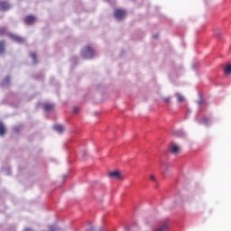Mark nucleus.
<instances>
[{
	"instance_id": "obj_4",
	"label": "nucleus",
	"mask_w": 231,
	"mask_h": 231,
	"mask_svg": "<svg viewBox=\"0 0 231 231\" xmlns=\"http://www.w3.org/2000/svg\"><path fill=\"white\" fill-rule=\"evenodd\" d=\"M10 8H12V5H10V4H8L7 2L0 3V10H2V12H5V10H10Z\"/></svg>"
},
{
	"instance_id": "obj_7",
	"label": "nucleus",
	"mask_w": 231,
	"mask_h": 231,
	"mask_svg": "<svg viewBox=\"0 0 231 231\" xmlns=\"http://www.w3.org/2000/svg\"><path fill=\"white\" fill-rule=\"evenodd\" d=\"M53 129H54V131H56V133H60V134L64 133L65 128L62 125H56L53 126Z\"/></svg>"
},
{
	"instance_id": "obj_10",
	"label": "nucleus",
	"mask_w": 231,
	"mask_h": 231,
	"mask_svg": "<svg viewBox=\"0 0 231 231\" xmlns=\"http://www.w3.org/2000/svg\"><path fill=\"white\" fill-rule=\"evenodd\" d=\"M5 133H6V128H5L3 122H0V136H4Z\"/></svg>"
},
{
	"instance_id": "obj_20",
	"label": "nucleus",
	"mask_w": 231,
	"mask_h": 231,
	"mask_svg": "<svg viewBox=\"0 0 231 231\" xmlns=\"http://www.w3.org/2000/svg\"><path fill=\"white\" fill-rule=\"evenodd\" d=\"M50 230H51V231H56V230H58V228H57V226H50Z\"/></svg>"
},
{
	"instance_id": "obj_13",
	"label": "nucleus",
	"mask_w": 231,
	"mask_h": 231,
	"mask_svg": "<svg viewBox=\"0 0 231 231\" xmlns=\"http://www.w3.org/2000/svg\"><path fill=\"white\" fill-rule=\"evenodd\" d=\"M175 136H180V138L185 137V132L181 130L175 131L173 134Z\"/></svg>"
},
{
	"instance_id": "obj_1",
	"label": "nucleus",
	"mask_w": 231,
	"mask_h": 231,
	"mask_svg": "<svg viewBox=\"0 0 231 231\" xmlns=\"http://www.w3.org/2000/svg\"><path fill=\"white\" fill-rule=\"evenodd\" d=\"M81 57L83 59H93L95 57V51L91 47L87 46L81 51Z\"/></svg>"
},
{
	"instance_id": "obj_8",
	"label": "nucleus",
	"mask_w": 231,
	"mask_h": 231,
	"mask_svg": "<svg viewBox=\"0 0 231 231\" xmlns=\"http://www.w3.org/2000/svg\"><path fill=\"white\" fill-rule=\"evenodd\" d=\"M171 152H172V154H178V152H180V147L178 146V144H171Z\"/></svg>"
},
{
	"instance_id": "obj_2",
	"label": "nucleus",
	"mask_w": 231,
	"mask_h": 231,
	"mask_svg": "<svg viewBox=\"0 0 231 231\" xmlns=\"http://www.w3.org/2000/svg\"><path fill=\"white\" fill-rule=\"evenodd\" d=\"M114 15L116 21H122L124 17H125V10L124 9H116L114 13Z\"/></svg>"
},
{
	"instance_id": "obj_22",
	"label": "nucleus",
	"mask_w": 231,
	"mask_h": 231,
	"mask_svg": "<svg viewBox=\"0 0 231 231\" xmlns=\"http://www.w3.org/2000/svg\"><path fill=\"white\" fill-rule=\"evenodd\" d=\"M163 100L166 104H169V102H171V97H164Z\"/></svg>"
},
{
	"instance_id": "obj_5",
	"label": "nucleus",
	"mask_w": 231,
	"mask_h": 231,
	"mask_svg": "<svg viewBox=\"0 0 231 231\" xmlns=\"http://www.w3.org/2000/svg\"><path fill=\"white\" fill-rule=\"evenodd\" d=\"M35 21L36 18L33 15H29L24 18L25 24H33Z\"/></svg>"
},
{
	"instance_id": "obj_25",
	"label": "nucleus",
	"mask_w": 231,
	"mask_h": 231,
	"mask_svg": "<svg viewBox=\"0 0 231 231\" xmlns=\"http://www.w3.org/2000/svg\"><path fill=\"white\" fill-rule=\"evenodd\" d=\"M154 39H158V34L153 35Z\"/></svg>"
},
{
	"instance_id": "obj_23",
	"label": "nucleus",
	"mask_w": 231,
	"mask_h": 231,
	"mask_svg": "<svg viewBox=\"0 0 231 231\" xmlns=\"http://www.w3.org/2000/svg\"><path fill=\"white\" fill-rule=\"evenodd\" d=\"M150 180L152 181H156V177H154V175H150Z\"/></svg>"
},
{
	"instance_id": "obj_12",
	"label": "nucleus",
	"mask_w": 231,
	"mask_h": 231,
	"mask_svg": "<svg viewBox=\"0 0 231 231\" xmlns=\"http://www.w3.org/2000/svg\"><path fill=\"white\" fill-rule=\"evenodd\" d=\"M43 109L47 112L52 111L53 110V105L51 104H45L43 106Z\"/></svg>"
},
{
	"instance_id": "obj_27",
	"label": "nucleus",
	"mask_w": 231,
	"mask_h": 231,
	"mask_svg": "<svg viewBox=\"0 0 231 231\" xmlns=\"http://www.w3.org/2000/svg\"><path fill=\"white\" fill-rule=\"evenodd\" d=\"M199 106H201L202 102L201 100L198 102Z\"/></svg>"
},
{
	"instance_id": "obj_17",
	"label": "nucleus",
	"mask_w": 231,
	"mask_h": 231,
	"mask_svg": "<svg viewBox=\"0 0 231 231\" xmlns=\"http://www.w3.org/2000/svg\"><path fill=\"white\" fill-rule=\"evenodd\" d=\"M225 73H226V75H230L231 74V65H227L225 68Z\"/></svg>"
},
{
	"instance_id": "obj_15",
	"label": "nucleus",
	"mask_w": 231,
	"mask_h": 231,
	"mask_svg": "<svg viewBox=\"0 0 231 231\" xmlns=\"http://www.w3.org/2000/svg\"><path fill=\"white\" fill-rule=\"evenodd\" d=\"M175 95L177 97L178 102H185V97H183L181 94L176 93Z\"/></svg>"
},
{
	"instance_id": "obj_19",
	"label": "nucleus",
	"mask_w": 231,
	"mask_h": 231,
	"mask_svg": "<svg viewBox=\"0 0 231 231\" xmlns=\"http://www.w3.org/2000/svg\"><path fill=\"white\" fill-rule=\"evenodd\" d=\"M103 230L104 229L102 227H100L98 231H103ZM88 231H95V227L94 226H90Z\"/></svg>"
},
{
	"instance_id": "obj_24",
	"label": "nucleus",
	"mask_w": 231,
	"mask_h": 231,
	"mask_svg": "<svg viewBox=\"0 0 231 231\" xmlns=\"http://www.w3.org/2000/svg\"><path fill=\"white\" fill-rule=\"evenodd\" d=\"M72 111L76 115V113H79V108L78 107H74Z\"/></svg>"
},
{
	"instance_id": "obj_14",
	"label": "nucleus",
	"mask_w": 231,
	"mask_h": 231,
	"mask_svg": "<svg viewBox=\"0 0 231 231\" xmlns=\"http://www.w3.org/2000/svg\"><path fill=\"white\" fill-rule=\"evenodd\" d=\"M211 120L208 119V117H204L201 121L200 124H202L203 125H210Z\"/></svg>"
},
{
	"instance_id": "obj_16",
	"label": "nucleus",
	"mask_w": 231,
	"mask_h": 231,
	"mask_svg": "<svg viewBox=\"0 0 231 231\" xmlns=\"http://www.w3.org/2000/svg\"><path fill=\"white\" fill-rule=\"evenodd\" d=\"M5 53V42H0V55Z\"/></svg>"
},
{
	"instance_id": "obj_26",
	"label": "nucleus",
	"mask_w": 231,
	"mask_h": 231,
	"mask_svg": "<svg viewBox=\"0 0 231 231\" xmlns=\"http://www.w3.org/2000/svg\"><path fill=\"white\" fill-rule=\"evenodd\" d=\"M86 154H88V152L86 151L83 152V156H86Z\"/></svg>"
},
{
	"instance_id": "obj_21",
	"label": "nucleus",
	"mask_w": 231,
	"mask_h": 231,
	"mask_svg": "<svg viewBox=\"0 0 231 231\" xmlns=\"http://www.w3.org/2000/svg\"><path fill=\"white\" fill-rule=\"evenodd\" d=\"M6 32L5 28H0V35H3Z\"/></svg>"
},
{
	"instance_id": "obj_9",
	"label": "nucleus",
	"mask_w": 231,
	"mask_h": 231,
	"mask_svg": "<svg viewBox=\"0 0 231 231\" xmlns=\"http://www.w3.org/2000/svg\"><path fill=\"white\" fill-rule=\"evenodd\" d=\"M162 165V172L165 176L167 172H169V165L165 164L164 162H161Z\"/></svg>"
},
{
	"instance_id": "obj_18",
	"label": "nucleus",
	"mask_w": 231,
	"mask_h": 231,
	"mask_svg": "<svg viewBox=\"0 0 231 231\" xmlns=\"http://www.w3.org/2000/svg\"><path fill=\"white\" fill-rule=\"evenodd\" d=\"M31 57L32 59L33 64H37V60L35 58L36 57L35 52H32Z\"/></svg>"
},
{
	"instance_id": "obj_11",
	"label": "nucleus",
	"mask_w": 231,
	"mask_h": 231,
	"mask_svg": "<svg viewBox=\"0 0 231 231\" xmlns=\"http://www.w3.org/2000/svg\"><path fill=\"white\" fill-rule=\"evenodd\" d=\"M10 84V77H6L1 83L3 88H6Z\"/></svg>"
},
{
	"instance_id": "obj_3",
	"label": "nucleus",
	"mask_w": 231,
	"mask_h": 231,
	"mask_svg": "<svg viewBox=\"0 0 231 231\" xmlns=\"http://www.w3.org/2000/svg\"><path fill=\"white\" fill-rule=\"evenodd\" d=\"M109 178H116V180H124V176H122V173L120 171H111L108 173Z\"/></svg>"
},
{
	"instance_id": "obj_6",
	"label": "nucleus",
	"mask_w": 231,
	"mask_h": 231,
	"mask_svg": "<svg viewBox=\"0 0 231 231\" xmlns=\"http://www.w3.org/2000/svg\"><path fill=\"white\" fill-rule=\"evenodd\" d=\"M9 37H11V39L15 42H24V38L21 36H17L15 34H10Z\"/></svg>"
}]
</instances>
